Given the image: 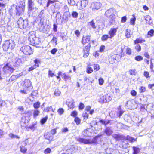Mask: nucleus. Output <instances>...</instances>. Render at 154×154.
Listing matches in <instances>:
<instances>
[{
    "label": "nucleus",
    "instance_id": "nucleus-1",
    "mask_svg": "<svg viewBox=\"0 0 154 154\" xmlns=\"http://www.w3.org/2000/svg\"><path fill=\"white\" fill-rule=\"evenodd\" d=\"M103 134H100L97 136L95 137L91 140L85 139L83 138L80 137L78 138L77 140L82 143H84V144H90L91 143H97V140L98 137L102 136Z\"/></svg>",
    "mask_w": 154,
    "mask_h": 154
},
{
    "label": "nucleus",
    "instance_id": "nucleus-2",
    "mask_svg": "<svg viewBox=\"0 0 154 154\" xmlns=\"http://www.w3.org/2000/svg\"><path fill=\"white\" fill-rule=\"evenodd\" d=\"M14 41L11 40L5 41L2 45V48L4 51H11L13 50L15 46Z\"/></svg>",
    "mask_w": 154,
    "mask_h": 154
},
{
    "label": "nucleus",
    "instance_id": "nucleus-3",
    "mask_svg": "<svg viewBox=\"0 0 154 154\" xmlns=\"http://www.w3.org/2000/svg\"><path fill=\"white\" fill-rule=\"evenodd\" d=\"M28 20L27 19L24 20L20 17L17 22V26L20 29H25L26 30L29 29V26L28 24Z\"/></svg>",
    "mask_w": 154,
    "mask_h": 154
},
{
    "label": "nucleus",
    "instance_id": "nucleus-4",
    "mask_svg": "<svg viewBox=\"0 0 154 154\" xmlns=\"http://www.w3.org/2000/svg\"><path fill=\"white\" fill-rule=\"evenodd\" d=\"M20 51L26 55H29L32 53V48L29 45L22 47L20 48Z\"/></svg>",
    "mask_w": 154,
    "mask_h": 154
},
{
    "label": "nucleus",
    "instance_id": "nucleus-5",
    "mask_svg": "<svg viewBox=\"0 0 154 154\" xmlns=\"http://www.w3.org/2000/svg\"><path fill=\"white\" fill-rule=\"evenodd\" d=\"M115 9L113 8L107 10L105 13V15L107 17L110 18L112 20H114L115 18V15L114 14Z\"/></svg>",
    "mask_w": 154,
    "mask_h": 154
},
{
    "label": "nucleus",
    "instance_id": "nucleus-6",
    "mask_svg": "<svg viewBox=\"0 0 154 154\" xmlns=\"http://www.w3.org/2000/svg\"><path fill=\"white\" fill-rule=\"evenodd\" d=\"M44 11L42 10L39 13L37 17V21L39 23V26H40V29H44V26L43 23V22L42 21V15L44 14Z\"/></svg>",
    "mask_w": 154,
    "mask_h": 154
},
{
    "label": "nucleus",
    "instance_id": "nucleus-7",
    "mask_svg": "<svg viewBox=\"0 0 154 154\" xmlns=\"http://www.w3.org/2000/svg\"><path fill=\"white\" fill-rule=\"evenodd\" d=\"M38 8L37 7L31 8L28 10V15L30 17H36L38 13Z\"/></svg>",
    "mask_w": 154,
    "mask_h": 154
},
{
    "label": "nucleus",
    "instance_id": "nucleus-8",
    "mask_svg": "<svg viewBox=\"0 0 154 154\" xmlns=\"http://www.w3.org/2000/svg\"><path fill=\"white\" fill-rule=\"evenodd\" d=\"M23 88L24 89L30 91L32 89V86L30 80L28 79H26L24 81Z\"/></svg>",
    "mask_w": 154,
    "mask_h": 154
},
{
    "label": "nucleus",
    "instance_id": "nucleus-9",
    "mask_svg": "<svg viewBox=\"0 0 154 154\" xmlns=\"http://www.w3.org/2000/svg\"><path fill=\"white\" fill-rule=\"evenodd\" d=\"M25 8L16 5L15 15L17 16H19L22 15L24 13Z\"/></svg>",
    "mask_w": 154,
    "mask_h": 154
},
{
    "label": "nucleus",
    "instance_id": "nucleus-10",
    "mask_svg": "<svg viewBox=\"0 0 154 154\" xmlns=\"http://www.w3.org/2000/svg\"><path fill=\"white\" fill-rule=\"evenodd\" d=\"M91 42V41L88 45L83 48L84 55L83 56L84 57H87L89 55V51L91 47L90 44Z\"/></svg>",
    "mask_w": 154,
    "mask_h": 154
},
{
    "label": "nucleus",
    "instance_id": "nucleus-11",
    "mask_svg": "<svg viewBox=\"0 0 154 154\" xmlns=\"http://www.w3.org/2000/svg\"><path fill=\"white\" fill-rule=\"evenodd\" d=\"M102 6V4L99 2H93L91 4V8L93 11L100 9Z\"/></svg>",
    "mask_w": 154,
    "mask_h": 154
},
{
    "label": "nucleus",
    "instance_id": "nucleus-12",
    "mask_svg": "<svg viewBox=\"0 0 154 154\" xmlns=\"http://www.w3.org/2000/svg\"><path fill=\"white\" fill-rule=\"evenodd\" d=\"M22 75V73H20L19 74L12 75L10 78L9 80H7L6 81L8 82V83H10L12 82L13 81H15L20 77Z\"/></svg>",
    "mask_w": 154,
    "mask_h": 154
},
{
    "label": "nucleus",
    "instance_id": "nucleus-13",
    "mask_svg": "<svg viewBox=\"0 0 154 154\" xmlns=\"http://www.w3.org/2000/svg\"><path fill=\"white\" fill-rule=\"evenodd\" d=\"M30 116H26L24 117H23L22 118L20 122L21 125L24 126L27 125V124L29 122V119Z\"/></svg>",
    "mask_w": 154,
    "mask_h": 154
},
{
    "label": "nucleus",
    "instance_id": "nucleus-14",
    "mask_svg": "<svg viewBox=\"0 0 154 154\" xmlns=\"http://www.w3.org/2000/svg\"><path fill=\"white\" fill-rule=\"evenodd\" d=\"M104 133L107 136H110L113 133V129L111 127H106L104 130Z\"/></svg>",
    "mask_w": 154,
    "mask_h": 154
},
{
    "label": "nucleus",
    "instance_id": "nucleus-15",
    "mask_svg": "<svg viewBox=\"0 0 154 154\" xmlns=\"http://www.w3.org/2000/svg\"><path fill=\"white\" fill-rule=\"evenodd\" d=\"M23 57L21 58H16L14 65L15 67H18L23 63Z\"/></svg>",
    "mask_w": 154,
    "mask_h": 154
},
{
    "label": "nucleus",
    "instance_id": "nucleus-16",
    "mask_svg": "<svg viewBox=\"0 0 154 154\" xmlns=\"http://www.w3.org/2000/svg\"><path fill=\"white\" fill-rule=\"evenodd\" d=\"M68 107L71 109H73L74 107V101L72 99L68 100L66 102Z\"/></svg>",
    "mask_w": 154,
    "mask_h": 154
},
{
    "label": "nucleus",
    "instance_id": "nucleus-17",
    "mask_svg": "<svg viewBox=\"0 0 154 154\" xmlns=\"http://www.w3.org/2000/svg\"><path fill=\"white\" fill-rule=\"evenodd\" d=\"M27 6L28 10L37 7L33 0H28Z\"/></svg>",
    "mask_w": 154,
    "mask_h": 154
},
{
    "label": "nucleus",
    "instance_id": "nucleus-18",
    "mask_svg": "<svg viewBox=\"0 0 154 154\" xmlns=\"http://www.w3.org/2000/svg\"><path fill=\"white\" fill-rule=\"evenodd\" d=\"M117 57L116 55H112L109 58V61L111 63H115L117 62Z\"/></svg>",
    "mask_w": 154,
    "mask_h": 154
},
{
    "label": "nucleus",
    "instance_id": "nucleus-19",
    "mask_svg": "<svg viewBox=\"0 0 154 154\" xmlns=\"http://www.w3.org/2000/svg\"><path fill=\"white\" fill-rule=\"evenodd\" d=\"M117 32V29L115 28H111L110 31L109 32V34L110 35L109 36V38H112L114 36L116 35V33Z\"/></svg>",
    "mask_w": 154,
    "mask_h": 154
},
{
    "label": "nucleus",
    "instance_id": "nucleus-20",
    "mask_svg": "<svg viewBox=\"0 0 154 154\" xmlns=\"http://www.w3.org/2000/svg\"><path fill=\"white\" fill-rule=\"evenodd\" d=\"M90 36L89 35L83 36L82 40V43L84 45L88 43L90 40Z\"/></svg>",
    "mask_w": 154,
    "mask_h": 154
},
{
    "label": "nucleus",
    "instance_id": "nucleus-21",
    "mask_svg": "<svg viewBox=\"0 0 154 154\" xmlns=\"http://www.w3.org/2000/svg\"><path fill=\"white\" fill-rule=\"evenodd\" d=\"M112 137L117 140H119L124 138L123 135L119 134H114L112 135Z\"/></svg>",
    "mask_w": 154,
    "mask_h": 154
},
{
    "label": "nucleus",
    "instance_id": "nucleus-22",
    "mask_svg": "<svg viewBox=\"0 0 154 154\" xmlns=\"http://www.w3.org/2000/svg\"><path fill=\"white\" fill-rule=\"evenodd\" d=\"M16 5H13L11 6L9 10V13L11 16H12L13 14L15 13Z\"/></svg>",
    "mask_w": 154,
    "mask_h": 154
},
{
    "label": "nucleus",
    "instance_id": "nucleus-23",
    "mask_svg": "<svg viewBox=\"0 0 154 154\" xmlns=\"http://www.w3.org/2000/svg\"><path fill=\"white\" fill-rule=\"evenodd\" d=\"M30 42L32 44L38 45L40 43L39 38L35 37L30 41Z\"/></svg>",
    "mask_w": 154,
    "mask_h": 154
},
{
    "label": "nucleus",
    "instance_id": "nucleus-24",
    "mask_svg": "<svg viewBox=\"0 0 154 154\" xmlns=\"http://www.w3.org/2000/svg\"><path fill=\"white\" fill-rule=\"evenodd\" d=\"M45 139L51 141L53 138V136L49 133H45L44 135Z\"/></svg>",
    "mask_w": 154,
    "mask_h": 154
},
{
    "label": "nucleus",
    "instance_id": "nucleus-25",
    "mask_svg": "<svg viewBox=\"0 0 154 154\" xmlns=\"http://www.w3.org/2000/svg\"><path fill=\"white\" fill-rule=\"evenodd\" d=\"M28 35L29 37L28 39L29 41H31L33 38H35L36 37L35 35V32L33 31L30 32L29 34Z\"/></svg>",
    "mask_w": 154,
    "mask_h": 154
},
{
    "label": "nucleus",
    "instance_id": "nucleus-26",
    "mask_svg": "<svg viewBox=\"0 0 154 154\" xmlns=\"http://www.w3.org/2000/svg\"><path fill=\"white\" fill-rule=\"evenodd\" d=\"M70 16V14L69 12H65L64 13L63 19L67 21Z\"/></svg>",
    "mask_w": 154,
    "mask_h": 154
},
{
    "label": "nucleus",
    "instance_id": "nucleus-27",
    "mask_svg": "<svg viewBox=\"0 0 154 154\" xmlns=\"http://www.w3.org/2000/svg\"><path fill=\"white\" fill-rule=\"evenodd\" d=\"M81 2V6L82 9L85 8L88 4V1L87 0H82Z\"/></svg>",
    "mask_w": 154,
    "mask_h": 154
},
{
    "label": "nucleus",
    "instance_id": "nucleus-28",
    "mask_svg": "<svg viewBox=\"0 0 154 154\" xmlns=\"http://www.w3.org/2000/svg\"><path fill=\"white\" fill-rule=\"evenodd\" d=\"M57 37H60V38L62 39L61 40L62 41H64L66 39V36L65 35H63L61 32H57Z\"/></svg>",
    "mask_w": 154,
    "mask_h": 154
},
{
    "label": "nucleus",
    "instance_id": "nucleus-29",
    "mask_svg": "<svg viewBox=\"0 0 154 154\" xmlns=\"http://www.w3.org/2000/svg\"><path fill=\"white\" fill-rule=\"evenodd\" d=\"M63 79H64L66 81L67 80H70L71 77L69 75H66L65 73H63L61 75Z\"/></svg>",
    "mask_w": 154,
    "mask_h": 154
},
{
    "label": "nucleus",
    "instance_id": "nucleus-30",
    "mask_svg": "<svg viewBox=\"0 0 154 154\" xmlns=\"http://www.w3.org/2000/svg\"><path fill=\"white\" fill-rule=\"evenodd\" d=\"M126 139L130 141L131 142H133L136 141V139H134L133 137H130L129 135H127L126 138Z\"/></svg>",
    "mask_w": 154,
    "mask_h": 154
},
{
    "label": "nucleus",
    "instance_id": "nucleus-31",
    "mask_svg": "<svg viewBox=\"0 0 154 154\" xmlns=\"http://www.w3.org/2000/svg\"><path fill=\"white\" fill-rule=\"evenodd\" d=\"M33 111V117L34 118H36L39 114L40 111L37 109L34 110Z\"/></svg>",
    "mask_w": 154,
    "mask_h": 154
},
{
    "label": "nucleus",
    "instance_id": "nucleus-32",
    "mask_svg": "<svg viewBox=\"0 0 154 154\" xmlns=\"http://www.w3.org/2000/svg\"><path fill=\"white\" fill-rule=\"evenodd\" d=\"M131 31L129 29H126L125 32V36L127 38H129L131 37Z\"/></svg>",
    "mask_w": 154,
    "mask_h": 154
},
{
    "label": "nucleus",
    "instance_id": "nucleus-33",
    "mask_svg": "<svg viewBox=\"0 0 154 154\" xmlns=\"http://www.w3.org/2000/svg\"><path fill=\"white\" fill-rule=\"evenodd\" d=\"M146 23L150 25L152 23V20L151 19V17L149 16H147L145 19Z\"/></svg>",
    "mask_w": 154,
    "mask_h": 154
},
{
    "label": "nucleus",
    "instance_id": "nucleus-34",
    "mask_svg": "<svg viewBox=\"0 0 154 154\" xmlns=\"http://www.w3.org/2000/svg\"><path fill=\"white\" fill-rule=\"evenodd\" d=\"M145 40L142 38H137L134 41L135 44H137L139 43H142L143 42H145Z\"/></svg>",
    "mask_w": 154,
    "mask_h": 154
},
{
    "label": "nucleus",
    "instance_id": "nucleus-35",
    "mask_svg": "<svg viewBox=\"0 0 154 154\" xmlns=\"http://www.w3.org/2000/svg\"><path fill=\"white\" fill-rule=\"evenodd\" d=\"M48 119V116H46L43 118H42L40 120V123L42 125L44 124L45 122L47 121V119Z\"/></svg>",
    "mask_w": 154,
    "mask_h": 154
},
{
    "label": "nucleus",
    "instance_id": "nucleus-36",
    "mask_svg": "<svg viewBox=\"0 0 154 154\" xmlns=\"http://www.w3.org/2000/svg\"><path fill=\"white\" fill-rule=\"evenodd\" d=\"M20 150L21 152L23 154H25L26 152L27 151V149L25 147L23 146H20Z\"/></svg>",
    "mask_w": 154,
    "mask_h": 154
},
{
    "label": "nucleus",
    "instance_id": "nucleus-37",
    "mask_svg": "<svg viewBox=\"0 0 154 154\" xmlns=\"http://www.w3.org/2000/svg\"><path fill=\"white\" fill-rule=\"evenodd\" d=\"M40 103L39 102H37L33 104V106L35 109H37L40 106Z\"/></svg>",
    "mask_w": 154,
    "mask_h": 154
},
{
    "label": "nucleus",
    "instance_id": "nucleus-38",
    "mask_svg": "<svg viewBox=\"0 0 154 154\" xmlns=\"http://www.w3.org/2000/svg\"><path fill=\"white\" fill-rule=\"evenodd\" d=\"M8 136L10 137L12 139H14L16 138L18 139L20 138V137L17 135H15L11 133L9 134Z\"/></svg>",
    "mask_w": 154,
    "mask_h": 154
},
{
    "label": "nucleus",
    "instance_id": "nucleus-39",
    "mask_svg": "<svg viewBox=\"0 0 154 154\" xmlns=\"http://www.w3.org/2000/svg\"><path fill=\"white\" fill-rule=\"evenodd\" d=\"M44 111L47 112H49L52 111L53 112H54V110L53 109L52 107L51 106L48 107L46 109H45L44 110Z\"/></svg>",
    "mask_w": 154,
    "mask_h": 154
},
{
    "label": "nucleus",
    "instance_id": "nucleus-40",
    "mask_svg": "<svg viewBox=\"0 0 154 154\" xmlns=\"http://www.w3.org/2000/svg\"><path fill=\"white\" fill-rule=\"evenodd\" d=\"M124 111L123 110H119V111H117V116L120 118L121 116L124 113Z\"/></svg>",
    "mask_w": 154,
    "mask_h": 154
},
{
    "label": "nucleus",
    "instance_id": "nucleus-41",
    "mask_svg": "<svg viewBox=\"0 0 154 154\" xmlns=\"http://www.w3.org/2000/svg\"><path fill=\"white\" fill-rule=\"evenodd\" d=\"M89 24L93 29H96V27L95 25V23L94 22L93 20H92L91 21L89 22Z\"/></svg>",
    "mask_w": 154,
    "mask_h": 154
},
{
    "label": "nucleus",
    "instance_id": "nucleus-42",
    "mask_svg": "<svg viewBox=\"0 0 154 154\" xmlns=\"http://www.w3.org/2000/svg\"><path fill=\"white\" fill-rule=\"evenodd\" d=\"M100 122L102 124L105 125H107L108 124H109L110 122V121L109 120L106 121H105L104 120H103V119L100 120Z\"/></svg>",
    "mask_w": 154,
    "mask_h": 154
},
{
    "label": "nucleus",
    "instance_id": "nucleus-43",
    "mask_svg": "<svg viewBox=\"0 0 154 154\" xmlns=\"http://www.w3.org/2000/svg\"><path fill=\"white\" fill-rule=\"evenodd\" d=\"M108 38H109V36L108 35H104L102 36L101 40L102 41H104L107 40Z\"/></svg>",
    "mask_w": 154,
    "mask_h": 154
},
{
    "label": "nucleus",
    "instance_id": "nucleus-44",
    "mask_svg": "<svg viewBox=\"0 0 154 154\" xmlns=\"http://www.w3.org/2000/svg\"><path fill=\"white\" fill-rule=\"evenodd\" d=\"M25 2L23 0L20 2V5L18 6L25 8Z\"/></svg>",
    "mask_w": 154,
    "mask_h": 154
},
{
    "label": "nucleus",
    "instance_id": "nucleus-45",
    "mask_svg": "<svg viewBox=\"0 0 154 154\" xmlns=\"http://www.w3.org/2000/svg\"><path fill=\"white\" fill-rule=\"evenodd\" d=\"M134 152L133 154H137L140 152V149L138 148L134 147L133 148Z\"/></svg>",
    "mask_w": 154,
    "mask_h": 154
},
{
    "label": "nucleus",
    "instance_id": "nucleus-46",
    "mask_svg": "<svg viewBox=\"0 0 154 154\" xmlns=\"http://www.w3.org/2000/svg\"><path fill=\"white\" fill-rule=\"evenodd\" d=\"M72 17L74 18H77L78 17V14L76 11H73L71 14Z\"/></svg>",
    "mask_w": 154,
    "mask_h": 154
},
{
    "label": "nucleus",
    "instance_id": "nucleus-47",
    "mask_svg": "<svg viewBox=\"0 0 154 154\" xmlns=\"http://www.w3.org/2000/svg\"><path fill=\"white\" fill-rule=\"evenodd\" d=\"M105 99H106V101H105V102H106V103L109 102L111 100L112 98L110 96L108 95H105Z\"/></svg>",
    "mask_w": 154,
    "mask_h": 154
},
{
    "label": "nucleus",
    "instance_id": "nucleus-48",
    "mask_svg": "<svg viewBox=\"0 0 154 154\" xmlns=\"http://www.w3.org/2000/svg\"><path fill=\"white\" fill-rule=\"evenodd\" d=\"M93 71V69L91 67H88L87 68V72L88 74H90L92 73Z\"/></svg>",
    "mask_w": 154,
    "mask_h": 154
},
{
    "label": "nucleus",
    "instance_id": "nucleus-49",
    "mask_svg": "<svg viewBox=\"0 0 154 154\" xmlns=\"http://www.w3.org/2000/svg\"><path fill=\"white\" fill-rule=\"evenodd\" d=\"M68 3L70 5H74L75 4V2L74 0H67Z\"/></svg>",
    "mask_w": 154,
    "mask_h": 154
},
{
    "label": "nucleus",
    "instance_id": "nucleus-50",
    "mask_svg": "<svg viewBox=\"0 0 154 154\" xmlns=\"http://www.w3.org/2000/svg\"><path fill=\"white\" fill-rule=\"evenodd\" d=\"M105 98V95L101 97L99 100V102L101 103H106L105 102V101H106Z\"/></svg>",
    "mask_w": 154,
    "mask_h": 154
},
{
    "label": "nucleus",
    "instance_id": "nucleus-51",
    "mask_svg": "<svg viewBox=\"0 0 154 154\" xmlns=\"http://www.w3.org/2000/svg\"><path fill=\"white\" fill-rule=\"evenodd\" d=\"M57 112L60 115H61L64 113V110L63 108H60L58 110Z\"/></svg>",
    "mask_w": 154,
    "mask_h": 154
},
{
    "label": "nucleus",
    "instance_id": "nucleus-52",
    "mask_svg": "<svg viewBox=\"0 0 154 154\" xmlns=\"http://www.w3.org/2000/svg\"><path fill=\"white\" fill-rule=\"evenodd\" d=\"M100 69V67L99 64H95L94 65V69L96 71H97Z\"/></svg>",
    "mask_w": 154,
    "mask_h": 154
},
{
    "label": "nucleus",
    "instance_id": "nucleus-53",
    "mask_svg": "<svg viewBox=\"0 0 154 154\" xmlns=\"http://www.w3.org/2000/svg\"><path fill=\"white\" fill-rule=\"evenodd\" d=\"M56 35V36H54L53 38L51 40V42H54L55 43V45H57V38L58 37H57V35Z\"/></svg>",
    "mask_w": 154,
    "mask_h": 154
},
{
    "label": "nucleus",
    "instance_id": "nucleus-54",
    "mask_svg": "<svg viewBox=\"0 0 154 154\" xmlns=\"http://www.w3.org/2000/svg\"><path fill=\"white\" fill-rule=\"evenodd\" d=\"M135 59L137 61H140L143 59V57L140 56H137L135 57Z\"/></svg>",
    "mask_w": 154,
    "mask_h": 154
},
{
    "label": "nucleus",
    "instance_id": "nucleus-55",
    "mask_svg": "<svg viewBox=\"0 0 154 154\" xmlns=\"http://www.w3.org/2000/svg\"><path fill=\"white\" fill-rule=\"evenodd\" d=\"M51 151V149L50 148H48L45 150L44 152L45 154H48L50 153Z\"/></svg>",
    "mask_w": 154,
    "mask_h": 154
},
{
    "label": "nucleus",
    "instance_id": "nucleus-56",
    "mask_svg": "<svg viewBox=\"0 0 154 154\" xmlns=\"http://www.w3.org/2000/svg\"><path fill=\"white\" fill-rule=\"evenodd\" d=\"M80 119L78 117H75V118L74 121L78 125L80 123Z\"/></svg>",
    "mask_w": 154,
    "mask_h": 154
},
{
    "label": "nucleus",
    "instance_id": "nucleus-57",
    "mask_svg": "<svg viewBox=\"0 0 154 154\" xmlns=\"http://www.w3.org/2000/svg\"><path fill=\"white\" fill-rule=\"evenodd\" d=\"M135 48L137 51H140L141 50V46L137 44L135 46Z\"/></svg>",
    "mask_w": 154,
    "mask_h": 154
},
{
    "label": "nucleus",
    "instance_id": "nucleus-58",
    "mask_svg": "<svg viewBox=\"0 0 154 154\" xmlns=\"http://www.w3.org/2000/svg\"><path fill=\"white\" fill-rule=\"evenodd\" d=\"M35 64L34 65L36 68L39 66V60L38 59H35L34 61Z\"/></svg>",
    "mask_w": 154,
    "mask_h": 154
},
{
    "label": "nucleus",
    "instance_id": "nucleus-59",
    "mask_svg": "<svg viewBox=\"0 0 154 154\" xmlns=\"http://www.w3.org/2000/svg\"><path fill=\"white\" fill-rule=\"evenodd\" d=\"M136 18L135 17L131 18L130 20V23L132 25H134L135 23V21L136 20Z\"/></svg>",
    "mask_w": 154,
    "mask_h": 154
},
{
    "label": "nucleus",
    "instance_id": "nucleus-60",
    "mask_svg": "<svg viewBox=\"0 0 154 154\" xmlns=\"http://www.w3.org/2000/svg\"><path fill=\"white\" fill-rule=\"evenodd\" d=\"M61 92L58 89H56L54 92V94L56 96H59L60 95Z\"/></svg>",
    "mask_w": 154,
    "mask_h": 154
},
{
    "label": "nucleus",
    "instance_id": "nucleus-61",
    "mask_svg": "<svg viewBox=\"0 0 154 154\" xmlns=\"http://www.w3.org/2000/svg\"><path fill=\"white\" fill-rule=\"evenodd\" d=\"M154 33V30L151 29L148 32V35H150L151 36H152L153 35Z\"/></svg>",
    "mask_w": 154,
    "mask_h": 154
},
{
    "label": "nucleus",
    "instance_id": "nucleus-62",
    "mask_svg": "<svg viewBox=\"0 0 154 154\" xmlns=\"http://www.w3.org/2000/svg\"><path fill=\"white\" fill-rule=\"evenodd\" d=\"M135 69H131L129 71L130 74L132 75H135L136 73Z\"/></svg>",
    "mask_w": 154,
    "mask_h": 154
},
{
    "label": "nucleus",
    "instance_id": "nucleus-63",
    "mask_svg": "<svg viewBox=\"0 0 154 154\" xmlns=\"http://www.w3.org/2000/svg\"><path fill=\"white\" fill-rule=\"evenodd\" d=\"M104 82V81L103 79L101 77H100L99 79V85H102Z\"/></svg>",
    "mask_w": 154,
    "mask_h": 154
},
{
    "label": "nucleus",
    "instance_id": "nucleus-64",
    "mask_svg": "<svg viewBox=\"0 0 154 154\" xmlns=\"http://www.w3.org/2000/svg\"><path fill=\"white\" fill-rule=\"evenodd\" d=\"M77 115V112L75 110L73 111L71 114V115L74 117H75Z\"/></svg>",
    "mask_w": 154,
    "mask_h": 154
}]
</instances>
